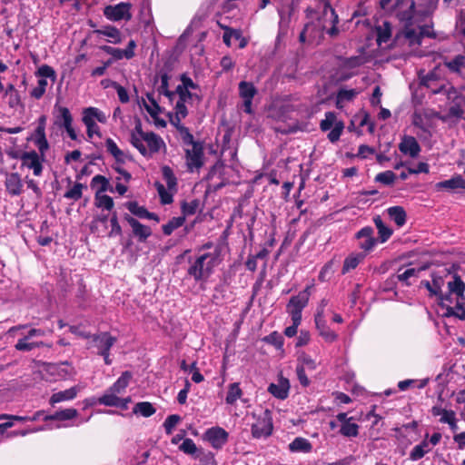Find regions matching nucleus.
Instances as JSON below:
<instances>
[{"mask_svg":"<svg viewBox=\"0 0 465 465\" xmlns=\"http://www.w3.org/2000/svg\"><path fill=\"white\" fill-rule=\"evenodd\" d=\"M308 19L309 21L305 24L303 30L300 34V41L302 43L319 41L322 37L324 30H327L331 36L338 35V30L336 29L338 16L328 4H324L322 15L310 11L308 13Z\"/></svg>","mask_w":465,"mask_h":465,"instance_id":"1","label":"nucleus"},{"mask_svg":"<svg viewBox=\"0 0 465 465\" xmlns=\"http://www.w3.org/2000/svg\"><path fill=\"white\" fill-rule=\"evenodd\" d=\"M130 142L143 156H152L164 147L163 140L153 132H143L140 119H135V126L131 132Z\"/></svg>","mask_w":465,"mask_h":465,"instance_id":"2","label":"nucleus"},{"mask_svg":"<svg viewBox=\"0 0 465 465\" xmlns=\"http://www.w3.org/2000/svg\"><path fill=\"white\" fill-rule=\"evenodd\" d=\"M220 262L221 251L219 248H214L212 252L203 253L192 262L187 273L195 282H205Z\"/></svg>","mask_w":465,"mask_h":465,"instance_id":"3","label":"nucleus"},{"mask_svg":"<svg viewBox=\"0 0 465 465\" xmlns=\"http://www.w3.org/2000/svg\"><path fill=\"white\" fill-rule=\"evenodd\" d=\"M443 69L440 66L435 68L421 78L422 84L427 86L431 93L446 94L448 100L458 102L460 93L457 89L448 84L442 77Z\"/></svg>","mask_w":465,"mask_h":465,"instance_id":"4","label":"nucleus"},{"mask_svg":"<svg viewBox=\"0 0 465 465\" xmlns=\"http://www.w3.org/2000/svg\"><path fill=\"white\" fill-rule=\"evenodd\" d=\"M184 152L189 171L199 170L203 165V146L201 143L193 141L190 134L184 137Z\"/></svg>","mask_w":465,"mask_h":465,"instance_id":"5","label":"nucleus"},{"mask_svg":"<svg viewBox=\"0 0 465 465\" xmlns=\"http://www.w3.org/2000/svg\"><path fill=\"white\" fill-rule=\"evenodd\" d=\"M320 128L322 132L330 131L327 134L329 141L336 143L339 141L344 130V123L338 119L335 113L327 112L324 114V118L320 123Z\"/></svg>","mask_w":465,"mask_h":465,"instance_id":"6","label":"nucleus"},{"mask_svg":"<svg viewBox=\"0 0 465 465\" xmlns=\"http://www.w3.org/2000/svg\"><path fill=\"white\" fill-rule=\"evenodd\" d=\"M309 287L300 292L297 295L292 297L287 304V312L290 314L292 321H302V312L306 307L310 298Z\"/></svg>","mask_w":465,"mask_h":465,"instance_id":"7","label":"nucleus"},{"mask_svg":"<svg viewBox=\"0 0 465 465\" xmlns=\"http://www.w3.org/2000/svg\"><path fill=\"white\" fill-rule=\"evenodd\" d=\"M45 334V331L42 329L31 328L26 335L17 341L15 348L19 351H31L36 348L41 347L51 348V343H46L45 341H30L31 338L36 336H44Z\"/></svg>","mask_w":465,"mask_h":465,"instance_id":"8","label":"nucleus"},{"mask_svg":"<svg viewBox=\"0 0 465 465\" xmlns=\"http://www.w3.org/2000/svg\"><path fill=\"white\" fill-rule=\"evenodd\" d=\"M131 4L119 3L114 5H107L104 9V15L110 21H129L132 18Z\"/></svg>","mask_w":465,"mask_h":465,"instance_id":"9","label":"nucleus"},{"mask_svg":"<svg viewBox=\"0 0 465 465\" xmlns=\"http://www.w3.org/2000/svg\"><path fill=\"white\" fill-rule=\"evenodd\" d=\"M339 421L338 432L346 438H355L359 435L360 426L354 421L353 417H348L347 413L341 412L337 414Z\"/></svg>","mask_w":465,"mask_h":465,"instance_id":"10","label":"nucleus"},{"mask_svg":"<svg viewBox=\"0 0 465 465\" xmlns=\"http://www.w3.org/2000/svg\"><path fill=\"white\" fill-rule=\"evenodd\" d=\"M257 94L253 84L246 81L239 83V95L242 99L243 110L246 114H252V99Z\"/></svg>","mask_w":465,"mask_h":465,"instance_id":"11","label":"nucleus"},{"mask_svg":"<svg viewBox=\"0 0 465 465\" xmlns=\"http://www.w3.org/2000/svg\"><path fill=\"white\" fill-rule=\"evenodd\" d=\"M22 166L33 170L35 176H40L43 172V156L35 151L25 152L21 154Z\"/></svg>","mask_w":465,"mask_h":465,"instance_id":"12","label":"nucleus"},{"mask_svg":"<svg viewBox=\"0 0 465 465\" xmlns=\"http://www.w3.org/2000/svg\"><path fill=\"white\" fill-rule=\"evenodd\" d=\"M98 402L104 406L118 407L122 410H127L128 404L131 402V398H122L109 388L105 391L104 395L98 399Z\"/></svg>","mask_w":465,"mask_h":465,"instance_id":"13","label":"nucleus"},{"mask_svg":"<svg viewBox=\"0 0 465 465\" xmlns=\"http://www.w3.org/2000/svg\"><path fill=\"white\" fill-rule=\"evenodd\" d=\"M438 117V114L430 110L415 112L412 117L413 124L421 131L430 134L433 127V118Z\"/></svg>","mask_w":465,"mask_h":465,"instance_id":"14","label":"nucleus"},{"mask_svg":"<svg viewBox=\"0 0 465 465\" xmlns=\"http://www.w3.org/2000/svg\"><path fill=\"white\" fill-rule=\"evenodd\" d=\"M142 104L150 116L153 120V124L157 127H165L166 122L159 117L162 113V108L158 105L154 98L151 94L146 95V99L142 100Z\"/></svg>","mask_w":465,"mask_h":465,"instance_id":"15","label":"nucleus"},{"mask_svg":"<svg viewBox=\"0 0 465 465\" xmlns=\"http://www.w3.org/2000/svg\"><path fill=\"white\" fill-rule=\"evenodd\" d=\"M45 370L54 378L65 380L74 375V369L68 362L59 364L48 363L45 365Z\"/></svg>","mask_w":465,"mask_h":465,"instance_id":"16","label":"nucleus"},{"mask_svg":"<svg viewBox=\"0 0 465 465\" xmlns=\"http://www.w3.org/2000/svg\"><path fill=\"white\" fill-rule=\"evenodd\" d=\"M228 432L221 427H213L206 430L205 439L215 449H221L228 440Z\"/></svg>","mask_w":465,"mask_h":465,"instance_id":"17","label":"nucleus"},{"mask_svg":"<svg viewBox=\"0 0 465 465\" xmlns=\"http://www.w3.org/2000/svg\"><path fill=\"white\" fill-rule=\"evenodd\" d=\"M315 325L319 334L325 340V341L333 342L337 340L338 335L326 324L324 316L322 315V309L319 310L315 314Z\"/></svg>","mask_w":465,"mask_h":465,"instance_id":"18","label":"nucleus"},{"mask_svg":"<svg viewBox=\"0 0 465 465\" xmlns=\"http://www.w3.org/2000/svg\"><path fill=\"white\" fill-rule=\"evenodd\" d=\"M450 294L446 297L449 298V302L452 303L453 301H460V302H465V283L459 277H454L452 282L448 283Z\"/></svg>","mask_w":465,"mask_h":465,"instance_id":"19","label":"nucleus"},{"mask_svg":"<svg viewBox=\"0 0 465 465\" xmlns=\"http://www.w3.org/2000/svg\"><path fill=\"white\" fill-rule=\"evenodd\" d=\"M440 305L446 309V312L443 313L445 316H456L462 320L465 319V302L456 301L455 305L451 306L448 297L440 296Z\"/></svg>","mask_w":465,"mask_h":465,"instance_id":"20","label":"nucleus"},{"mask_svg":"<svg viewBox=\"0 0 465 465\" xmlns=\"http://www.w3.org/2000/svg\"><path fill=\"white\" fill-rule=\"evenodd\" d=\"M399 149L402 153L411 158H416L420 152V146L412 136H404L399 144Z\"/></svg>","mask_w":465,"mask_h":465,"instance_id":"21","label":"nucleus"},{"mask_svg":"<svg viewBox=\"0 0 465 465\" xmlns=\"http://www.w3.org/2000/svg\"><path fill=\"white\" fill-rule=\"evenodd\" d=\"M289 390V381L283 377H280L276 383H271L268 387V391L280 400H284L288 397Z\"/></svg>","mask_w":465,"mask_h":465,"instance_id":"22","label":"nucleus"},{"mask_svg":"<svg viewBox=\"0 0 465 465\" xmlns=\"http://www.w3.org/2000/svg\"><path fill=\"white\" fill-rule=\"evenodd\" d=\"M92 341L98 350V354L105 351H110V349L116 341V339L110 335L108 332H102L97 335L92 336Z\"/></svg>","mask_w":465,"mask_h":465,"instance_id":"23","label":"nucleus"},{"mask_svg":"<svg viewBox=\"0 0 465 465\" xmlns=\"http://www.w3.org/2000/svg\"><path fill=\"white\" fill-rule=\"evenodd\" d=\"M438 191L457 192L465 190V180L460 175H456L449 180L437 183L435 185Z\"/></svg>","mask_w":465,"mask_h":465,"instance_id":"24","label":"nucleus"},{"mask_svg":"<svg viewBox=\"0 0 465 465\" xmlns=\"http://www.w3.org/2000/svg\"><path fill=\"white\" fill-rule=\"evenodd\" d=\"M252 433L254 438L267 437L272 433V423L267 415L259 418L257 421L252 424Z\"/></svg>","mask_w":465,"mask_h":465,"instance_id":"25","label":"nucleus"},{"mask_svg":"<svg viewBox=\"0 0 465 465\" xmlns=\"http://www.w3.org/2000/svg\"><path fill=\"white\" fill-rule=\"evenodd\" d=\"M414 3L412 0H398L395 7L396 15L401 21H410L413 16Z\"/></svg>","mask_w":465,"mask_h":465,"instance_id":"26","label":"nucleus"},{"mask_svg":"<svg viewBox=\"0 0 465 465\" xmlns=\"http://www.w3.org/2000/svg\"><path fill=\"white\" fill-rule=\"evenodd\" d=\"M125 220L132 227L133 233L134 236L138 237L139 241L143 242L152 234L150 227L142 224L134 217L127 215L125 216Z\"/></svg>","mask_w":465,"mask_h":465,"instance_id":"27","label":"nucleus"},{"mask_svg":"<svg viewBox=\"0 0 465 465\" xmlns=\"http://www.w3.org/2000/svg\"><path fill=\"white\" fill-rule=\"evenodd\" d=\"M6 191L11 195H19L23 190L21 177L16 173H7L5 181Z\"/></svg>","mask_w":465,"mask_h":465,"instance_id":"28","label":"nucleus"},{"mask_svg":"<svg viewBox=\"0 0 465 465\" xmlns=\"http://www.w3.org/2000/svg\"><path fill=\"white\" fill-rule=\"evenodd\" d=\"M94 34L98 36H105L108 38V42L111 44H120L123 40L120 30L112 25H105L100 29L94 31Z\"/></svg>","mask_w":465,"mask_h":465,"instance_id":"29","label":"nucleus"},{"mask_svg":"<svg viewBox=\"0 0 465 465\" xmlns=\"http://www.w3.org/2000/svg\"><path fill=\"white\" fill-rule=\"evenodd\" d=\"M79 390L78 386H74L65 391L55 392L50 398V404L54 405L62 401L73 400L76 397Z\"/></svg>","mask_w":465,"mask_h":465,"instance_id":"30","label":"nucleus"},{"mask_svg":"<svg viewBox=\"0 0 465 465\" xmlns=\"http://www.w3.org/2000/svg\"><path fill=\"white\" fill-rule=\"evenodd\" d=\"M429 434L427 433L425 435V439L411 450L410 452V460L413 461L419 460L431 450V446H430V443L427 440Z\"/></svg>","mask_w":465,"mask_h":465,"instance_id":"31","label":"nucleus"},{"mask_svg":"<svg viewBox=\"0 0 465 465\" xmlns=\"http://www.w3.org/2000/svg\"><path fill=\"white\" fill-rule=\"evenodd\" d=\"M358 94L359 91L356 89H340L336 96V106L340 109L343 108L344 105L351 102Z\"/></svg>","mask_w":465,"mask_h":465,"instance_id":"32","label":"nucleus"},{"mask_svg":"<svg viewBox=\"0 0 465 465\" xmlns=\"http://www.w3.org/2000/svg\"><path fill=\"white\" fill-rule=\"evenodd\" d=\"M425 267H419V268H415V267H410V268H406L404 269V271H402V269H400L398 271V273H397V279L402 282H404L406 285H410L411 284V279H415L419 276V273L424 270Z\"/></svg>","mask_w":465,"mask_h":465,"instance_id":"33","label":"nucleus"},{"mask_svg":"<svg viewBox=\"0 0 465 465\" xmlns=\"http://www.w3.org/2000/svg\"><path fill=\"white\" fill-rule=\"evenodd\" d=\"M127 209L134 215L140 218H146L155 220L158 222V217L153 213H149L144 207L140 206L136 202H130L126 204Z\"/></svg>","mask_w":465,"mask_h":465,"instance_id":"34","label":"nucleus"},{"mask_svg":"<svg viewBox=\"0 0 465 465\" xmlns=\"http://www.w3.org/2000/svg\"><path fill=\"white\" fill-rule=\"evenodd\" d=\"M312 446L311 442L304 438L297 437L290 444L289 450L292 452L308 453L312 450Z\"/></svg>","mask_w":465,"mask_h":465,"instance_id":"35","label":"nucleus"},{"mask_svg":"<svg viewBox=\"0 0 465 465\" xmlns=\"http://www.w3.org/2000/svg\"><path fill=\"white\" fill-rule=\"evenodd\" d=\"M90 120L91 122L98 121L100 123H106L107 115L95 107H88L84 110L83 120Z\"/></svg>","mask_w":465,"mask_h":465,"instance_id":"36","label":"nucleus"},{"mask_svg":"<svg viewBox=\"0 0 465 465\" xmlns=\"http://www.w3.org/2000/svg\"><path fill=\"white\" fill-rule=\"evenodd\" d=\"M132 375L129 371H124L118 380L110 387V389L121 396L124 391L131 381Z\"/></svg>","mask_w":465,"mask_h":465,"instance_id":"37","label":"nucleus"},{"mask_svg":"<svg viewBox=\"0 0 465 465\" xmlns=\"http://www.w3.org/2000/svg\"><path fill=\"white\" fill-rule=\"evenodd\" d=\"M433 416H440V422L448 424L453 418L456 417V412L452 410H446L440 406H433L431 409Z\"/></svg>","mask_w":465,"mask_h":465,"instance_id":"38","label":"nucleus"},{"mask_svg":"<svg viewBox=\"0 0 465 465\" xmlns=\"http://www.w3.org/2000/svg\"><path fill=\"white\" fill-rule=\"evenodd\" d=\"M390 218L399 226H402L406 222V213L401 206L390 207L388 210Z\"/></svg>","mask_w":465,"mask_h":465,"instance_id":"39","label":"nucleus"},{"mask_svg":"<svg viewBox=\"0 0 465 465\" xmlns=\"http://www.w3.org/2000/svg\"><path fill=\"white\" fill-rule=\"evenodd\" d=\"M443 70L447 67L453 73H460L462 68H465V56L457 55L451 61L445 62L444 65L439 64Z\"/></svg>","mask_w":465,"mask_h":465,"instance_id":"40","label":"nucleus"},{"mask_svg":"<svg viewBox=\"0 0 465 465\" xmlns=\"http://www.w3.org/2000/svg\"><path fill=\"white\" fill-rule=\"evenodd\" d=\"M78 411L75 409L69 408L56 411L53 415L46 416L45 420H68L77 417Z\"/></svg>","mask_w":465,"mask_h":465,"instance_id":"41","label":"nucleus"},{"mask_svg":"<svg viewBox=\"0 0 465 465\" xmlns=\"http://www.w3.org/2000/svg\"><path fill=\"white\" fill-rule=\"evenodd\" d=\"M402 34L404 35V38L408 41L409 45H411V46H412L414 45H419L420 36L422 35L420 28H418V29L411 28V27H409L408 25L405 27Z\"/></svg>","mask_w":465,"mask_h":465,"instance_id":"42","label":"nucleus"},{"mask_svg":"<svg viewBox=\"0 0 465 465\" xmlns=\"http://www.w3.org/2000/svg\"><path fill=\"white\" fill-rule=\"evenodd\" d=\"M91 187L95 190V193H104L109 188V182L103 175H95L91 181Z\"/></svg>","mask_w":465,"mask_h":465,"instance_id":"43","label":"nucleus"},{"mask_svg":"<svg viewBox=\"0 0 465 465\" xmlns=\"http://www.w3.org/2000/svg\"><path fill=\"white\" fill-rule=\"evenodd\" d=\"M219 25L225 30L223 35V42L227 46H232L234 42H237L239 38H241V32L237 30H232L229 27L223 25L221 22L218 23Z\"/></svg>","mask_w":465,"mask_h":465,"instance_id":"44","label":"nucleus"},{"mask_svg":"<svg viewBox=\"0 0 465 465\" xmlns=\"http://www.w3.org/2000/svg\"><path fill=\"white\" fill-rule=\"evenodd\" d=\"M105 147H106V150L117 161H119V162H124V158H125L124 153L118 148L117 144L115 143V142L113 139H111V138L106 139V141H105Z\"/></svg>","mask_w":465,"mask_h":465,"instance_id":"45","label":"nucleus"},{"mask_svg":"<svg viewBox=\"0 0 465 465\" xmlns=\"http://www.w3.org/2000/svg\"><path fill=\"white\" fill-rule=\"evenodd\" d=\"M242 395V391L239 386V383H232L229 385L227 396H226V403L234 404L235 401L240 399Z\"/></svg>","mask_w":465,"mask_h":465,"instance_id":"46","label":"nucleus"},{"mask_svg":"<svg viewBox=\"0 0 465 465\" xmlns=\"http://www.w3.org/2000/svg\"><path fill=\"white\" fill-rule=\"evenodd\" d=\"M163 177L167 184L169 191H175L177 181L173 170L169 166H163L162 168Z\"/></svg>","mask_w":465,"mask_h":465,"instance_id":"47","label":"nucleus"},{"mask_svg":"<svg viewBox=\"0 0 465 465\" xmlns=\"http://www.w3.org/2000/svg\"><path fill=\"white\" fill-rule=\"evenodd\" d=\"M363 257L364 256L362 254H351L348 256L343 263L342 273H346L349 271L356 268L358 264L362 261Z\"/></svg>","mask_w":465,"mask_h":465,"instance_id":"48","label":"nucleus"},{"mask_svg":"<svg viewBox=\"0 0 465 465\" xmlns=\"http://www.w3.org/2000/svg\"><path fill=\"white\" fill-rule=\"evenodd\" d=\"M374 223L378 229L381 242H386L391 237L392 231L384 224L380 216L374 218Z\"/></svg>","mask_w":465,"mask_h":465,"instance_id":"49","label":"nucleus"},{"mask_svg":"<svg viewBox=\"0 0 465 465\" xmlns=\"http://www.w3.org/2000/svg\"><path fill=\"white\" fill-rule=\"evenodd\" d=\"M134 412L140 413L143 417H150L155 412V409L150 402L143 401L134 406Z\"/></svg>","mask_w":465,"mask_h":465,"instance_id":"50","label":"nucleus"},{"mask_svg":"<svg viewBox=\"0 0 465 465\" xmlns=\"http://www.w3.org/2000/svg\"><path fill=\"white\" fill-rule=\"evenodd\" d=\"M95 205L109 211L114 207V201L104 193H95Z\"/></svg>","mask_w":465,"mask_h":465,"instance_id":"51","label":"nucleus"},{"mask_svg":"<svg viewBox=\"0 0 465 465\" xmlns=\"http://www.w3.org/2000/svg\"><path fill=\"white\" fill-rule=\"evenodd\" d=\"M184 221V217H173L168 223L163 226V233L165 235H170L175 229L181 227Z\"/></svg>","mask_w":465,"mask_h":465,"instance_id":"52","label":"nucleus"},{"mask_svg":"<svg viewBox=\"0 0 465 465\" xmlns=\"http://www.w3.org/2000/svg\"><path fill=\"white\" fill-rule=\"evenodd\" d=\"M47 84L46 79L39 78L36 86L31 91V95L35 99H40L45 94Z\"/></svg>","mask_w":465,"mask_h":465,"instance_id":"53","label":"nucleus"},{"mask_svg":"<svg viewBox=\"0 0 465 465\" xmlns=\"http://www.w3.org/2000/svg\"><path fill=\"white\" fill-rule=\"evenodd\" d=\"M155 186L157 188V192L161 197V201L163 203L167 204L173 202V192L169 191L164 187L163 184L156 183Z\"/></svg>","mask_w":465,"mask_h":465,"instance_id":"54","label":"nucleus"},{"mask_svg":"<svg viewBox=\"0 0 465 465\" xmlns=\"http://www.w3.org/2000/svg\"><path fill=\"white\" fill-rule=\"evenodd\" d=\"M84 188V186L82 183H75L64 193V197L67 199L77 201L82 197Z\"/></svg>","mask_w":465,"mask_h":465,"instance_id":"55","label":"nucleus"},{"mask_svg":"<svg viewBox=\"0 0 465 465\" xmlns=\"http://www.w3.org/2000/svg\"><path fill=\"white\" fill-rule=\"evenodd\" d=\"M57 110L59 113V115L57 116L59 124L64 127L65 125H69V124L73 123L72 115L66 107L60 106Z\"/></svg>","mask_w":465,"mask_h":465,"instance_id":"56","label":"nucleus"},{"mask_svg":"<svg viewBox=\"0 0 465 465\" xmlns=\"http://www.w3.org/2000/svg\"><path fill=\"white\" fill-rule=\"evenodd\" d=\"M423 283L431 294L439 295L443 284V280L440 277H438L432 280V283L430 282H424Z\"/></svg>","mask_w":465,"mask_h":465,"instance_id":"57","label":"nucleus"},{"mask_svg":"<svg viewBox=\"0 0 465 465\" xmlns=\"http://www.w3.org/2000/svg\"><path fill=\"white\" fill-rule=\"evenodd\" d=\"M396 179V175L392 171H386L380 173L376 175L375 180L383 184L390 185L394 183Z\"/></svg>","mask_w":465,"mask_h":465,"instance_id":"58","label":"nucleus"},{"mask_svg":"<svg viewBox=\"0 0 465 465\" xmlns=\"http://www.w3.org/2000/svg\"><path fill=\"white\" fill-rule=\"evenodd\" d=\"M180 416L173 414L170 415L166 418L163 423V427L167 434H171L173 432V428L180 422Z\"/></svg>","mask_w":465,"mask_h":465,"instance_id":"59","label":"nucleus"},{"mask_svg":"<svg viewBox=\"0 0 465 465\" xmlns=\"http://www.w3.org/2000/svg\"><path fill=\"white\" fill-rule=\"evenodd\" d=\"M365 63V59L361 56L351 57L344 61L343 67L345 69H355Z\"/></svg>","mask_w":465,"mask_h":465,"instance_id":"60","label":"nucleus"},{"mask_svg":"<svg viewBox=\"0 0 465 465\" xmlns=\"http://www.w3.org/2000/svg\"><path fill=\"white\" fill-rule=\"evenodd\" d=\"M37 74L40 76V78H51L53 82L55 80V73L54 70L48 66V65H42L38 71Z\"/></svg>","mask_w":465,"mask_h":465,"instance_id":"61","label":"nucleus"},{"mask_svg":"<svg viewBox=\"0 0 465 465\" xmlns=\"http://www.w3.org/2000/svg\"><path fill=\"white\" fill-rule=\"evenodd\" d=\"M187 115V108L185 103L177 101L175 104V120L180 123L183 118Z\"/></svg>","mask_w":465,"mask_h":465,"instance_id":"62","label":"nucleus"},{"mask_svg":"<svg viewBox=\"0 0 465 465\" xmlns=\"http://www.w3.org/2000/svg\"><path fill=\"white\" fill-rule=\"evenodd\" d=\"M101 49L108 54H111L114 59L120 60L125 58V55H124V53L123 49L114 48L109 45H104L101 47Z\"/></svg>","mask_w":465,"mask_h":465,"instance_id":"63","label":"nucleus"},{"mask_svg":"<svg viewBox=\"0 0 465 465\" xmlns=\"http://www.w3.org/2000/svg\"><path fill=\"white\" fill-rule=\"evenodd\" d=\"M180 450L187 454H194L197 450V448L193 440L185 439L180 445Z\"/></svg>","mask_w":465,"mask_h":465,"instance_id":"64","label":"nucleus"}]
</instances>
